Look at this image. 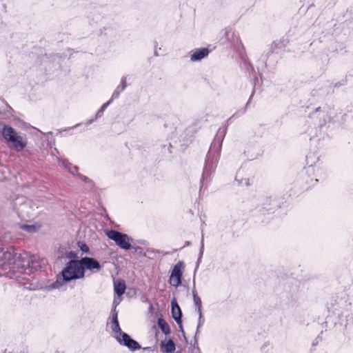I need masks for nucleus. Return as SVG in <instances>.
Wrapping results in <instances>:
<instances>
[{"label": "nucleus", "instance_id": "obj_25", "mask_svg": "<svg viewBox=\"0 0 353 353\" xmlns=\"http://www.w3.org/2000/svg\"><path fill=\"white\" fill-rule=\"evenodd\" d=\"M253 94H254V92H252V94H251V96H250V99H249L248 101V102H247V103H246V105H245V109H243V110H239V111H237L236 113H234V114H233V115H232V116L229 119V121H230V120H231V119H232L233 118H235V117H238L239 115L243 114L245 112V111H246V108H247V107H248V105H249V103H250V100H251V98H252V97Z\"/></svg>", "mask_w": 353, "mask_h": 353}, {"label": "nucleus", "instance_id": "obj_3", "mask_svg": "<svg viewBox=\"0 0 353 353\" xmlns=\"http://www.w3.org/2000/svg\"><path fill=\"white\" fill-rule=\"evenodd\" d=\"M1 134L3 139L12 144V148L17 152L22 151L27 145L28 141L26 136L21 133H18L10 125H3L1 130Z\"/></svg>", "mask_w": 353, "mask_h": 353}, {"label": "nucleus", "instance_id": "obj_8", "mask_svg": "<svg viewBox=\"0 0 353 353\" xmlns=\"http://www.w3.org/2000/svg\"><path fill=\"white\" fill-rule=\"evenodd\" d=\"M17 254L15 252L14 248L10 247L3 252V259L4 263L0 265L1 268L3 270H7L8 268H10L11 265L17 264Z\"/></svg>", "mask_w": 353, "mask_h": 353}, {"label": "nucleus", "instance_id": "obj_5", "mask_svg": "<svg viewBox=\"0 0 353 353\" xmlns=\"http://www.w3.org/2000/svg\"><path fill=\"white\" fill-rule=\"evenodd\" d=\"M105 235L108 239L114 241L119 248L125 250L131 248L130 238L126 234L115 230H108L105 231Z\"/></svg>", "mask_w": 353, "mask_h": 353}, {"label": "nucleus", "instance_id": "obj_20", "mask_svg": "<svg viewBox=\"0 0 353 353\" xmlns=\"http://www.w3.org/2000/svg\"><path fill=\"white\" fill-rule=\"evenodd\" d=\"M158 326L161 329L165 335H169L170 334V329L168 323L163 319L159 318L157 320Z\"/></svg>", "mask_w": 353, "mask_h": 353}, {"label": "nucleus", "instance_id": "obj_2", "mask_svg": "<svg viewBox=\"0 0 353 353\" xmlns=\"http://www.w3.org/2000/svg\"><path fill=\"white\" fill-rule=\"evenodd\" d=\"M84 272L81 267L80 260H70L66 263L61 272L57 275V280L46 287L47 290L60 288L64 283L72 280L83 279Z\"/></svg>", "mask_w": 353, "mask_h": 353}, {"label": "nucleus", "instance_id": "obj_7", "mask_svg": "<svg viewBox=\"0 0 353 353\" xmlns=\"http://www.w3.org/2000/svg\"><path fill=\"white\" fill-rule=\"evenodd\" d=\"M185 264L183 261H179L173 267L171 275L170 276V283L177 288L182 283L181 279L183 276V270L184 269Z\"/></svg>", "mask_w": 353, "mask_h": 353}, {"label": "nucleus", "instance_id": "obj_13", "mask_svg": "<svg viewBox=\"0 0 353 353\" xmlns=\"http://www.w3.org/2000/svg\"><path fill=\"white\" fill-rule=\"evenodd\" d=\"M172 305V318L175 320L176 323L179 325V327L182 330V312L181 310L176 303V301L174 299L171 302Z\"/></svg>", "mask_w": 353, "mask_h": 353}, {"label": "nucleus", "instance_id": "obj_12", "mask_svg": "<svg viewBox=\"0 0 353 353\" xmlns=\"http://www.w3.org/2000/svg\"><path fill=\"white\" fill-rule=\"evenodd\" d=\"M117 305H115L114 308L111 311V317H112V325L111 329L112 332H114L115 336H122L123 332L120 327L119 323L118 321V312L116 310Z\"/></svg>", "mask_w": 353, "mask_h": 353}, {"label": "nucleus", "instance_id": "obj_31", "mask_svg": "<svg viewBox=\"0 0 353 353\" xmlns=\"http://www.w3.org/2000/svg\"><path fill=\"white\" fill-rule=\"evenodd\" d=\"M67 256L70 259L76 258L77 254L74 252L70 251L67 253Z\"/></svg>", "mask_w": 353, "mask_h": 353}, {"label": "nucleus", "instance_id": "obj_10", "mask_svg": "<svg viewBox=\"0 0 353 353\" xmlns=\"http://www.w3.org/2000/svg\"><path fill=\"white\" fill-rule=\"evenodd\" d=\"M80 263L84 272L85 270L96 272L101 269V265H100L99 262L97 259L92 257H83L80 259Z\"/></svg>", "mask_w": 353, "mask_h": 353}, {"label": "nucleus", "instance_id": "obj_4", "mask_svg": "<svg viewBox=\"0 0 353 353\" xmlns=\"http://www.w3.org/2000/svg\"><path fill=\"white\" fill-rule=\"evenodd\" d=\"M17 265L23 269L37 270L41 267L39 258L34 255H30L27 252L19 254L17 256Z\"/></svg>", "mask_w": 353, "mask_h": 353}, {"label": "nucleus", "instance_id": "obj_18", "mask_svg": "<svg viewBox=\"0 0 353 353\" xmlns=\"http://www.w3.org/2000/svg\"><path fill=\"white\" fill-rule=\"evenodd\" d=\"M126 285L125 281L121 279H119L114 282V290L117 296H120L125 293Z\"/></svg>", "mask_w": 353, "mask_h": 353}, {"label": "nucleus", "instance_id": "obj_27", "mask_svg": "<svg viewBox=\"0 0 353 353\" xmlns=\"http://www.w3.org/2000/svg\"><path fill=\"white\" fill-rule=\"evenodd\" d=\"M199 319H198V325L196 328V333L199 331V329L203 325L204 319L203 317L202 312H198Z\"/></svg>", "mask_w": 353, "mask_h": 353}, {"label": "nucleus", "instance_id": "obj_21", "mask_svg": "<svg viewBox=\"0 0 353 353\" xmlns=\"http://www.w3.org/2000/svg\"><path fill=\"white\" fill-rule=\"evenodd\" d=\"M314 154H310L306 156V161L307 164L308 165V166L306 168L307 173H311L314 172L315 165H314V164L315 163V162L314 161Z\"/></svg>", "mask_w": 353, "mask_h": 353}, {"label": "nucleus", "instance_id": "obj_26", "mask_svg": "<svg viewBox=\"0 0 353 353\" xmlns=\"http://www.w3.org/2000/svg\"><path fill=\"white\" fill-rule=\"evenodd\" d=\"M21 228L28 232H34L36 231V227L33 225H22Z\"/></svg>", "mask_w": 353, "mask_h": 353}, {"label": "nucleus", "instance_id": "obj_32", "mask_svg": "<svg viewBox=\"0 0 353 353\" xmlns=\"http://www.w3.org/2000/svg\"><path fill=\"white\" fill-rule=\"evenodd\" d=\"M265 202L268 203H269L270 205H274V206H276V203L274 200L271 199L270 198H268V199H265Z\"/></svg>", "mask_w": 353, "mask_h": 353}, {"label": "nucleus", "instance_id": "obj_16", "mask_svg": "<svg viewBox=\"0 0 353 353\" xmlns=\"http://www.w3.org/2000/svg\"><path fill=\"white\" fill-rule=\"evenodd\" d=\"M160 348L164 353H174L176 350V346L173 340L169 339L168 341H161Z\"/></svg>", "mask_w": 353, "mask_h": 353}, {"label": "nucleus", "instance_id": "obj_14", "mask_svg": "<svg viewBox=\"0 0 353 353\" xmlns=\"http://www.w3.org/2000/svg\"><path fill=\"white\" fill-rule=\"evenodd\" d=\"M57 159L60 166L67 170L70 173H71L74 176H77V174L79 173L78 172L79 168L77 165H73L67 160L62 159L59 157H57Z\"/></svg>", "mask_w": 353, "mask_h": 353}, {"label": "nucleus", "instance_id": "obj_34", "mask_svg": "<svg viewBox=\"0 0 353 353\" xmlns=\"http://www.w3.org/2000/svg\"><path fill=\"white\" fill-rule=\"evenodd\" d=\"M225 30V36L227 37V39L229 40L228 35H229V32L230 31V29L226 28Z\"/></svg>", "mask_w": 353, "mask_h": 353}, {"label": "nucleus", "instance_id": "obj_23", "mask_svg": "<svg viewBox=\"0 0 353 353\" xmlns=\"http://www.w3.org/2000/svg\"><path fill=\"white\" fill-rule=\"evenodd\" d=\"M77 176L79 177V179L80 180H81L85 183H86L89 188L92 189L94 188V183L92 179H89L88 176H84L81 174H77Z\"/></svg>", "mask_w": 353, "mask_h": 353}, {"label": "nucleus", "instance_id": "obj_29", "mask_svg": "<svg viewBox=\"0 0 353 353\" xmlns=\"http://www.w3.org/2000/svg\"><path fill=\"white\" fill-rule=\"evenodd\" d=\"M79 248L83 252L87 253L89 252V247L88 246L87 244L84 243H81V244H79Z\"/></svg>", "mask_w": 353, "mask_h": 353}, {"label": "nucleus", "instance_id": "obj_36", "mask_svg": "<svg viewBox=\"0 0 353 353\" xmlns=\"http://www.w3.org/2000/svg\"><path fill=\"white\" fill-rule=\"evenodd\" d=\"M79 125H80V124H77V125H74V126H72V127H71V128H68V129L75 128H77V126H79Z\"/></svg>", "mask_w": 353, "mask_h": 353}, {"label": "nucleus", "instance_id": "obj_24", "mask_svg": "<svg viewBox=\"0 0 353 353\" xmlns=\"http://www.w3.org/2000/svg\"><path fill=\"white\" fill-rule=\"evenodd\" d=\"M112 100H109L108 102L103 103L101 108L99 110V111L96 114V118L101 117L103 114L104 110L107 108V107L112 103Z\"/></svg>", "mask_w": 353, "mask_h": 353}, {"label": "nucleus", "instance_id": "obj_9", "mask_svg": "<svg viewBox=\"0 0 353 353\" xmlns=\"http://www.w3.org/2000/svg\"><path fill=\"white\" fill-rule=\"evenodd\" d=\"M115 339L120 345L125 346L132 352L139 350L141 348L139 343L132 339L127 333H123L121 337L120 336H115Z\"/></svg>", "mask_w": 353, "mask_h": 353}, {"label": "nucleus", "instance_id": "obj_22", "mask_svg": "<svg viewBox=\"0 0 353 353\" xmlns=\"http://www.w3.org/2000/svg\"><path fill=\"white\" fill-rule=\"evenodd\" d=\"M203 251H204V239H203V235L202 234L201 241V246H200V250H199V257H198V259L196 261V269H195L194 272L196 271L198 267L199 266V265L201 262V259L203 257Z\"/></svg>", "mask_w": 353, "mask_h": 353}, {"label": "nucleus", "instance_id": "obj_1", "mask_svg": "<svg viewBox=\"0 0 353 353\" xmlns=\"http://www.w3.org/2000/svg\"><path fill=\"white\" fill-rule=\"evenodd\" d=\"M226 131L227 128L225 127L219 128L211 144L210 148L205 158L201 180L202 183L201 187L203 186L204 181L208 180L216 168L221 154L222 143L225 136Z\"/></svg>", "mask_w": 353, "mask_h": 353}, {"label": "nucleus", "instance_id": "obj_19", "mask_svg": "<svg viewBox=\"0 0 353 353\" xmlns=\"http://www.w3.org/2000/svg\"><path fill=\"white\" fill-rule=\"evenodd\" d=\"M193 284H194V285H195L194 279L193 280ZM192 293L193 301H194V303L195 305L196 310L197 311V312H202L201 311L202 302H201L200 297L197 294V292L195 290V286L193 287Z\"/></svg>", "mask_w": 353, "mask_h": 353}, {"label": "nucleus", "instance_id": "obj_17", "mask_svg": "<svg viewBox=\"0 0 353 353\" xmlns=\"http://www.w3.org/2000/svg\"><path fill=\"white\" fill-rule=\"evenodd\" d=\"M127 78L126 77H123L121 79V84L117 87V88L114 90V92L112 93V97L110 100L112 101L117 98H119L120 94L121 92H123L127 87L126 83Z\"/></svg>", "mask_w": 353, "mask_h": 353}, {"label": "nucleus", "instance_id": "obj_6", "mask_svg": "<svg viewBox=\"0 0 353 353\" xmlns=\"http://www.w3.org/2000/svg\"><path fill=\"white\" fill-rule=\"evenodd\" d=\"M332 109L328 106L319 107L310 113V117L314 120H318L319 125L323 126L331 121Z\"/></svg>", "mask_w": 353, "mask_h": 353}, {"label": "nucleus", "instance_id": "obj_39", "mask_svg": "<svg viewBox=\"0 0 353 353\" xmlns=\"http://www.w3.org/2000/svg\"><path fill=\"white\" fill-rule=\"evenodd\" d=\"M54 151H55L57 153H58V152H59L57 148H54Z\"/></svg>", "mask_w": 353, "mask_h": 353}, {"label": "nucleus", "instance_id": "obj_35", "mask_svg": "<svg viewBox=\"0 0 353 353\" xmlns=\"http://www.w3.org/2000/svg\"><path fill=\"white\" fill-rule=\"evenodd\" d=\"M96 117H94V119H90L88 122H87V124L89 125V124H91L95 119H96Z\"/></svg>", "mask_w": 353, "mask_h": 353}, {"label": "nucleus", "instance_id": "obj_15", "mask_svg": "<svg viewBox=\"0 0 353 353\" xmlns=\"http://www.w3.org/2000/svg\"><path fill=\"white\" fill-rule=\"evenodd\" d=\"M210 53L208 48H202L196 50L190 56V60L193 62L199 61L206 57Z\"/></svg>", "mask_w": 353, "mask_h": 353}, {"label": "nucleus", "instance_id": "obj_11", "mask_svg": "<svg viewBox=\"0 0 353 353\" xmlns=\"http://www.w3.org/2000/svg\"><path fill=\"white\" fill-rule=\"evenodd\" d=\"M17 212L19 217L22 219H30L34 216L32 210L31 209L30 201H26L20 204L17 208Z\"/></svg>", "mask_w": 353, "mask_h": 353}, {"label": "nucleus", "instance_id": "obj_28", "mask_svg": "<svg viewBox=\"0 0 353 353\" xmlns=\"http://www.w3.org/2000/svg\"><path fill=\"white\" fill-rule=\"evenodd\" d=\"M238 176H239V173L236 176L235 180L236 181H239V185H245V186H248L250 185V182H249L250 180H249V179H241V180L239 181L238 179Z\"/></svg>", "mask_w": 353, "mask_h": 353}, {"label": "nucleus", "instance_id": "obj_33", "mask_svg": "<svg viewBox=\"0 0 353 353\" xmlns=\"http://www.w3.org/2000/svg\"><path fill=\"white\" fill-rule=\"evenodd\" d=\"M263 208H264L265 210H270L273 209V208H272V207H271V208H268V207L266 206V203H263Z\"/></svg>", "mask_w": 353, "mask_h": 353}, {"label": "nucleus", "instance_id": "obj_38", "mask_svg": "<svg viewBox=\"0 0 353 353\" xmlns=\"http://www.w3.org/2000/svg\"><path fill=\"white\" fill-rule=\"evenodd\" d=\"M186 245H190V243L189 241H187L186 243H185Z\"/></svg>", "mask_w": 353, "mask_h": 353}, {"label": "nucleus", "instance_id": "obj_30", "mask_svg": "<svg viewBox=\"0 0 353 353\" xmlns=\"http://www.w3.org/2000/svg\"><path fill=\"white\" fill-rule=\"evenodd\" d=\"M280 44L279 41H274L270 47V52H274L278 46Z\"/></svg>", "mask_w": 353, "mask_h": 353}, {"label": "nucleus", "instance_id": "obj_37", "mask_svg": "<svg viewBox=\"0 0 353 353\" xmlns=\"http://www.w3.org/2000/svg\"><path fill=\"white\" fill-rule=\"evenodd\" d=\"M313 181H314L315 182H317L318 181V179L316 178L314 179H311V183H312Z\"/></svg>", "mask_w": 353, "mask_h": 353}]
</instances>
